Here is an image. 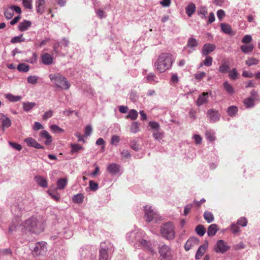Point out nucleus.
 I'll use <instances>...</instances> for the list:
<instances>
[{"instance_id": "f257e3e1", "label": "nucleus", "mask_w": 260, "mask_h": 260, "mask_svg": "<svg viewBox=\"0 0 260 260\" xmlns=\"http://www.w3.org/2000/svg\"><path fill=\"white\" fill-rule=\"evenodd\" d=\"M23 226L28 231L35 234H39L44 230V221L40 217H30L24 221Z\"/></svg>"}, {"instance_id": "f03ea898", "label": "nucleus", "mask_w": 260, "mask_h": 260, "mask_svg": "<svg viewBox=\"0 0 260 260\" xmlns=\"http://www.w3.org/2000/svg\"><path fill=\"white\" fill-rule=\"evenodd\" d=\"M172 63V55L170 53H162L156 59L154 67L157 72L161 73L170 69Z\"/></svg>"}, {"instance_id": "7ed1b4c3", "label": "nucleus", "mask_w": 260, "mask_h": 260, "mask_svg": "<svg viewBox=\"0 0 260 260\" xmlns=\"http://www.w3.org/2000/svg\"><path fill=\"white\" fill-rule=\"evenodd\" d=\"M49 78L56 88L67 90L70 87V84L67 78L59 73L51 74Z\"/></svg>"}, {"instance_id": "20e7f679", "label": "nucleus", "mask_w": 260, "mask_h": 260, "mask_svg": "<svg viewBox=\"0 0 260 260\" xmlns=\"http://www.w3.org/2000/svg\"><path fill=\"white\" fill-rule=\"evenodd\" d=\"M161 233L164 237L172 240L175 237L174 228L173 225L170 222L167 223L161 228Z\"/></svg>"}, {"instance_id": "39448f33", "label": "nucleus", "mask_w": 260, "mask_h": 260, "mask_svg": "<svg viewBox=\"0 0 260 260\" xmlns=\"http://www.w3.org/2000/svg\"><path fill=\"white\" fill-rule=\"evenodd\" d=\"M144 211L145 217H146V220L147 222H149L153 220L157 222L160 218L158 215L152 209L151 206L146 205L144 207Z\"/></svg>"}, {"instance_id": "423d86ee", "label": "nucleus", "mask_w": 260, "mask_h": 260, "mask_svg": "<svg viewBox=\"0 0 260 260\" xmlns=\"http://www.w3.org/2000/svg\"><path fill=\"white\" fill-rule=\"evenodd\" d=\"M160 254V260H172V254L171 249L166 245H162L159 248Z\"/></svg>"}, {"instance_id": "0eeeda50", "label": "nucleus", "mask_w": 260, "mask_h": 260, "mask_svg": "<svg viewBox=\"0 0 260 260\" xmlns=\"http://www.w3.org/2000/svg\"><path fill=\"white\" fill-rule=\"evenodd\" d=\"M106 244V243H103L101 245V249L100 250V255H99V260H108V254L107 252V250H112L113 249V245H111V244L109 243L110 248L108 246H106L104 245Z\"/></svg>"}, {"instance_id": "6e6552de", "label": "nucleus", "mask_w": 260, "mask_h": 260, "mask_svg": "<svg viewBox=\"0 0 260 260\" xmlns=\"http://www.w3.org/2000/svg\"><path fill=\"white\" fill-rule=\"evenodd\" d=\"M230 249L226 243L222 240L217 241L214 250L217 253H224Z\"/></svg>"}, {"instance_id": "1a4fd4ad", "label": "nucleus", "mask_w": 260, "mask_h": 260, "mask_svg": "<svg viewBox=\"0 0 260 260\" xmlns=\"http://www.w3.org/2000/svg\"><path fill=\"white\" fill-rule=\"evenodd\" d=\"M46 245L47 243L43 241L36 243L34 248V251L37 254L43 255L45 254L47 250Z\"/></svg>"}, {"instance_id": "9d476101", "label": "nucleus", "mask_w": 260, "mask_h": 260, "mask_svg": "<svg viewBox=\"0 0 260 260\" xmlns=\"http://www.w3.org/2000/svg\"><path fill=\"white\" fill-rule=\"evenodd\" d=\"M207 116L209 120L212 122L217 121L220 117L219 112L213 109H210L207 111Z\"/></svg>"}, {"instance_id": "9b49d317", "label": "nucleus", "mask_w": 260, "mask_h": 260, "mask_svg": "<svg viewBox=\"0 0 260 260\" xmlns=\"http://www.w3.org/2000/svg\"><path fill=\"white\" fill-rule=\"evenodd\" d=\"M199 240L197 238H190L186 242L184 248L186 251L189 250L192 247L199 244Z\"/></svg>"}, {"instance_id": "f8f14e48", "label": "nucleus", "mask_w": 260, "mask_h": 260, "mask_svg": "<svg viewBox=\"0 0 260 260\" xmlns=\"http://www.w3.org/2000/svg\"><path fill=\"white\" fill-rule=\"evenodd\" d=\"M0 120L2 122V127L3 129L5 128H7L11 126V121L4 114H0Z\"/></svg>"}, {"instance_id": "ddd939ff", "label": "nucleus", "mask_w": 260, "mask_h": 260, "mask_svg": "<svg viewBox=\"0 0 260 260\" xmlns=\"http://www.w3.org/2000/svg\"><path fill=\"white\" fill-rule=\"evenodd\" d=\"M209 93L208 92H204L200 94L197 101V105L199 106L203 104H207L208 102V95Z\"/></svg>"}, {"instance_id": "4468645a", "label": "nucleus", "mask_w": 260, "mask_h": 260, "mask_svg": "<svg viewBox=\"0 0 260 260\" xmlns=\"http://www.w3.org/2000/svg\"><path fill=\"white\" fill-rule=\"evenodd\" d=\"M216 48V46L213 44L206 43L202 48V53L205 56H207L209 53L213 52Z\"/></svg>"}, {"instance_id": "2eb2a0df", "label": "nucleus", "mask_w": 260, "mask_h": 260, "mask_svg": "<svg viewBox=\"0 0 260 260\" xmlns=\"http://www.w3.org/2000/svg\"><path fill=\"white\" fill-rule=\"evenodd\" d=\"M27 145L29 147H32L37 149H43L44 147L41 146L37 141L32 138H27L24 140Z\"/></svg>"}, {"instance_id": "dca6fc26", "label": "nucleus", "mask_w": 260, "mask_h": 260, "mask_svg": "<svg viewBox=\"0 0 260 260\" xmlns=\"http://www.w3.org/2000/svg\"><path fill=\"white\" fill-rule=\"evenodd\" d=\"M208 247V243H205L202 245L200 246L199 248V249L197 250V252L196 254V258L197 259H200L202 256L203 255V254L205 253L206 251V250L207 249V248Z\"/></svg>"}, {"instance_id": "f3484780", "label": "nucleus", "mask_w": 260, "mask_h": 260, "mask_svg": "<svg viewBox=\"0 0 260 260\" xmlns=\"http://www.w3.org/2000/svg\"><path fill=\"white\" fill-rule=\"evenodd\" d=\"M41 59L43 64L50 65L53 63V58L48 53H44L41 55Z\"/></svg>"}, {"instance_id": "a211bd4d", "label": "nucleus", "mask_w": 260, "mask_h": 260, "mask_svg": "<svg viewBox=\"0 0 260 260\" xmlns=\"http://www.w3.org/2000/svg\"><path fill=\"white\" fill-rule=\"evenodd\" d=\"M45 0H37L36 1V11L37 13L42 14L45 10Z\"/></svg>"}, {"instance_id": "6ab92c4d", "label": "nucleus", "mask_w": 260, "mask_h": 260, "mask_svg": "<svg viewBox=\"0 0 260 260\" xmlns=\"http://www.w3.org/2000/svg\"><path fill=\"white\" fill-rule=\"evenodd\" d=\"M139 245L151 252L153 251L151 243L145 240L142 239L141 241H139Z\"/></svg>"}, {"instance_id": "aec40b11", "label": "nucleus", "mask_w": 260, "mask_h": 260, "mask_svg": "<svg viewBox=\"0 0 260 260\" xmlns=\"http://www.w3.org/2000/svg\"><path fill=\"white\" fill-rule=\"evenodd\" d=\"M35 181L41 187L46 188L48 186V183L46 179L40 176L35 177Z\"/></svg>"}, {"instance_id": "412c9836", "label": "nucleus", "mask_w": 260, "mask_h": 260, "mask_svg": "<svg viewBox=\"0 0 260 260\" xmlns=\"http://www.w3.org/2000/svg\"><path fill=\"white\" fill-rule=\"evenodd\" d=\"M31 24V22L28 20H23L22 22L19 23L18 25V28L21 31H24L26 30Z\"/></svg>"}, {"instance_id": "4be33fe9", "label": "nucleus", "mask_w": 260, "mask_h": 260, "mask_svg": "<svg viewBox=\"0 0 260 260\" xmlns=\"http://www.w3.org/2000/svg\"><path fill=\"white\" fill-rule=\"evenodd\" d=\"M218 230L219 229L217 224H212L208 227L207 231L208 235L210 237L213 236Z\"/></svg>"}, {"instance_id": "5701e85b", "label": "nucleus", "mask_w": 260, "mask_h": 260, "mask_svg": "<svg viewBox=\"0 0 260 260\" xmlns=\"http://www.w3.org/2000/svg\"><path fill=\"white\" fill-rule=\"evenodd\" d=\"M108 171L113 174H116L119 171V166L116 164H111L108 166Z\"/></svg>"}, {"instance_id": "b1692460", "label": "nucleus", "mask_w": 260, "mask_h": 260, "mask_svg": "<svg viewBox=\"0 0 260 260\" xmlns=\"http://www.w3.org/2000/svg\"><path fill=\"white\" fill-rule=\"evenodd\" d=\"M40 136L46 139L45 144L47 145H49L52 142V137L49 135L48 132L46 131H43L40 133Z\"/></svg>"}, {"instance_id": "393cba45", "label": "nucleus", "mask_w": 260, "mask_h": 260, "mask_svg": "<svg viewBox=\"0 0 260 260\" xmlns=\"http://www.w3.org/2000/svg\"><path fill=\"white\" fill-rule=\"evenodd\" d=\"M196 6L193 3L189 4L186 8V13L188 17H191L196 11Z\"/></svg>"}, {"instance_id": "a878e982", "label": "nucleus", "mask_w": 260, "mask_h": 260, "mask_svg": "<svg viewBox=\"0 0 260 260\" xmlns=\"http://www.w3.org/2000/svg\"><path fill=\"white\" fill-rule=\"evenodd\" d=\"M241 50L244 53H247L252 52L254 48L253 44L243 45L240 47Z\"/></svg>"}, {"instance_id": "bb28decb", "label": "nucleus", "mask_w": 260, "mask_h": 260, "mask_svg": "<svg viewBox=\"0 0 260 260\" xmlns=\"http://www.w3.org/2000/svg\"><path fill=\"white\" fill-rule=\"evenodd\" d=\"M71 154H73L75 153H78L80 150L83 149V147L78 144H71Z\"/></svg>"}, {"instance_id": "cd10ccee", "label": "nucleus", "mask_w": 260, "mask_h": 260, "mask_svg": "<svg viewBox=\"0 0 260 260\" xmlns=\"http://www.w3.org/2000/svg\"><path fill=\"white\" fill-rule=\"evenodd\" d=\"M84 196L82 193H79L73 196L72 198L73 202L75 203L80 204L83 202Z\"/></svg>"}, {"instance_id": "c85d7f7f", "label": "nucleus", "mask_w": 260, "mask_h": 260, "mask_svg": "<svg viewBox=\"0 0 260 260\" xmlns=\"http://www.w3.org/2000/svg\"><path fill=\"white\" fill-rule=\"evenodd\" d=\"M36 105V103L34 102H25L23 104V107L25 111L28 112L32 109Z\"/></svg>"}, {"instance_id": "c756f323", "label": "nucleus", "mask_w": 260, "mask_h": 260, "mask_svg": "<svg viewBox=\"0 0 260 260\" xmlns=\"http://www.w3.org/2000/svg\"><path fill=\"white\" fill-rule=\"evenodd\" d=\"M224 89L230 94H232L234 93L235 91L233 87L228 82L225 81L223 84Z\"/></svg>"}, {"instance_id": "7c9ffc66", "label": "nucleus", "mask_w": 260, "mask_h": 260, "mask_svg": "<svg viewBox=\"0 0 260 260\" xmlns=\"http://www.w3.org/2000/svg\"><path fill=\"white\" fill-rule=\"evenodd\" d=\"M204 217L205 219L209 223L212 222L214 219L213 214L208 211L204 212Z\"/></svg>"}, {"instance_id": "2f4dec72", "label": "nucleus", "mask_w": 260, "mask_h": 260, "mask_svg": "<svg viewBox=\"0 0 260 260\" xmlns=\"http://www.w3.org/2000/svg\"><path fill=\"white\" fill-rule=\"evenodd\" d=\"M238 112V108L235 106H230L227 109V113L230 116H234Z\"/></svg>"}, {"instance_id": "473e14b6", "label": "nucleus", "mask_w": 260, "mask_h": 260, "mask_svg": "<svg viewBox=\"0 0 260 260\" xmlns=\"http://www.w3.org/2000/svg\"><path fill=\"white\" fill-rule=\"evenodd\" d=\"M67 183V180L65 178L60 179L57 182V189H63Z\"/></svg>"}, {"instance_id": "72a5a7b5", "label": "nucleus", "mask_w": 260, "mask_h": 260, "mask_svg": "<svg viewBox=\"0 0 260 260\" xmlns=\"http://www.w3.org/2000/svg\"><path fill=\"white\" fill-rule=\"evenodd\" d=\"M4 15L7 19H11L13 17L14 15V12L11 6L5 10Z\"/></svg>"}, {"instance_id": "f704fd0d", "label": "nucleus", "mask_w": 260, "mask_h": 260, "mask_svg": "<svg viewBox=\"0 0 260 260\" xmlns=\"http://www.w3.org/2000/svg\"><path fill=\"white\" fill-rule=\"evenodd\" d=\"M196 231L199 236H203L206 232V229L203 225L199 224L197 226Z\"/></svg>"}, {"instance_id": "c9c22d12", "label": "nucleus", "mask_w": 260, "mask_h": 260, "mask_svg": "<svg viewBox=\"0 0 260 260\" xmlns=\"http://www.w3.org/2000/svg\"><path fill=\"white\" fill-rule=\"evenodd\" d=\"M140 124L138 122H133L131 124L130 131L133 133H136L140 131Z\"/></svg>"}, {"instance_id": "e433bc0d", "label": "nucleus", "mask_w": 260, "mask_h": 260, "mask_svg": "<svg viewBox=\"0 0 260 260\" xmlns=\"http://www.w3.org/2000/svg\"><path fill=\"white\" fill-rule=\"evenodd\" d=\"M156 79L157 77L156 75L153 73H150L146 77V82L150 83H152L153 82L157 83V81L156 80Z\"/></svg>"}, {"instance_id": "4c0bfd02", "label": "nucleus", "mask_w": 260, "mask_h": 260, "mask_svg": "<svg viewBox=\"0 0 260 260\" xmlns=\"http://www.w3.org/2000/svg\"><path fill=\"white\" fill-rule=\"evenodd\" d=\"M218 70L220 73L226 74L229 72L230 67L228 64L225 63H222L219 67Z\"/></svg>"}, {"instance_id": "58836bf2", "label": "nucleus", "mask_w": 260, "mask_h": 260, "mask_svg": "<svg viewBox=\"0 0 260 260\" xmlns=\"http://www.w3.org/2000/svg\"><path fill=\"white\" fill-rule=\"evenodd\" d=\"M6 98L11 102H15L19 101L21 100V98L20 96H15L12 94H7L6 95Z\"/></svg>"}, {"instance_id": "ea45409f", "label": "nucleus", "mask_w": 260, "mask_h": 260, "mask_svg": "<svg viewBox=\"0 0 260 260\" xmlns=\"http://www.w3.org/2000/svg\"><path fill=\"white\" fill-rule=\"evenodd\" d=\"M221 30L226 34H230L232 31L231 26L228 24L221 23Z\"/></svg>"}, {"instance_id": "a19ab883", "label": "nucleus", "mask_w": 260, "mask_h": 260, "mask_svg": "<svg viewBox=\"0 0 260 260\" xmlns=\"http://www.w3.org/2000/svg\"><path fill=\"white\" fill-rule=\"evenodd\" d=\"M153 137L155 140L159 141L162 139L164 134L160 132L159 130L154 131L153 132Z\"/></svg>"}, {"instance_id": "79ce46f5", "label": "nucleus", "mask_w": 260, "mask_h": 260, "mask_svg": "<svg viewBox=\"0 0 260 260\" xmlns=\"http://www.w3.org/2000/svg\"><path fill=\"white\" fill-rule=\"evenodd\" d=\"M17 69L21 72H27L29 69V67L26 63H20L18 66Z\"/></svg>"}, {"instance_id": "37998d69", "label": "nucleus", "mask_w": 260, "mask_h": 260, "mask_svg": "<svg viewBox=\"0 0 260 260\" xmlns=\"http://www.w3.org/2000/svg\"><path fill=\"white\" fill-rule=\"evenodd\" d=\"M198 42L197 40L193 38H191L189 39V40H188L187 46H188L190 48L197 47L198 46Z\"/></svg>"}, {"instance_id": "c03bdc74", "label": "nucleus", "mask_w": 260, "mask_h": 260, "mask_svg": "<svg viewBox=\"0 0 260 260\" xmlns=\"http://www.w3.org/2000/svg\"><path fill=\"white\" fill-rule=\"evenodd\" d=\"M138 112L135 110H131L129 112L128 115L126 116L127 118H130L132 120H135L137 118Z\"/></svg>"}, {"instance_id": "a18cd8bd", "label": "nucleus", "mask_w": 260, "mask_h": 260, "mask_svg": "<svg viewBox=\"0 0 260 260\" xmlns=\"http://www.w3.org/2000/svg\"><path fill=\"white\" fill-rule=\"evenodd\" d=\"M39 77L37 76H30L27 78V82L28 83L35 85L37 84Z\"/></svg>"}, {"instance_id": "49530a36", "label": "nucleus", "mask_w": 260, "mask_h": 260, "mask_svg": "<svg viewBox=\"0 0 260 260\" xmlns=\"http://www.w3.org/2000/svg\"><path fill=\"white\" fill-rule=\"evenodd\" d=\"M244 104L246 108H250L254 105V100L251 98H249L244 101Z\"/></svg>"}, {"instance_id": "de8ad7c7", "label": "nucleus", "mask_w": 260, "mask_h": 260, "mask_svg": "<svg viewBox=\"0 0 260 260\" xmlns=\"http://www.w3.org/2000/svg\"><path fill=\"white\" fill-rule=\"evenodd\" d=\"M213 62V58L210 56H208L205 59L203 64L206 67H210L212 65Z\"/></svg>"}, {"instance_id": "09e8293b", "label": "nucleus", "mask_w": 260, "mask_h": 260, "mask_svg": "<svg viewBox=\"0 0 260 260\" xmlns=\"http://www.w3.org/2000/svg\"><path fill=\"white\" fill-rule=\"evenodd\" d=\"M23 35H21L19 36H16L14 38H13L11 40V43H20L24 41L25 39L22 38Z\"/></svg>"}, {"instance_id": "8fccbe9b", "label": "nucleus", "mask_w": 260, "mask_h": 260, "mask_svg": "<svg viewBox=\"0 0 260 260\" xmlns=\"http://www.w3.org/2000/svg\"><path fill=\"white\" fill-rule=\"evenodd\" d=\"M120 141V137L117 135H113L111 139L110 143L112 145H117Z\"/></svg>"}, {"instance_id": "3c124183", "label": "nucleus", "mask_w": 260, "mask_h": 260, "mask_svg": "<svg viewBox=\"0 0 260 260\" xmlns=\"http://www.w3.org/2000/svg\"><path fill=\"white\" fill-rule=\"evenodd\" d=\"M237 223L242 226H246L247 224V220L245 217H242L238 220Z\"/></svg>"}, {"instance_id": "603ef678", "label": "nucleus", "mask_w": 260, "mask_h": 260, "mask_svg": "<svg viewBox=\"0 0 260 260\" xmlns=\"http://www.w3.org/2000/svg\"><path fill=\"white\" fill-rule=\"evenodd\" d=\"M258 63V60L256 58H251L246 61V64L248 66L253 64H257Z\"/></svg>"}, {"instance_id": "864d4df0", "label": "nucleus", "mask_w": 260, "mask_h": 260, "mask_svg": "<svg viewBox=\"0 0 260 260\" xmlns=\"http://www.w3.org/2000/svg\"><path fill=\"white\" fill-rule=\"evenodd\" d=\"M238 75V73L235 68L233 69L232 71L229 72V76L230 79L232 80H235L237 78Z\"/></svg>"}, {"instance_id": "5fc2aeb1", "label": "nucleus", "mask_w": 260, "mask_h": 260, "mask_svg": "<svg viewBox=\"0 0 260 260\" xmlns=\"http://www.w3.org/2000/svg\"><path fill=\"white\" fill-rule=\"evenodd\" d=\"M32 0H23L24 7L26 9H31L32 8Z\"/></svg>"}, {"instance_id": "6e6d98bb", "label": "nucleus", "mask_w": 260, "mask_h": 260, "mask_svg": "<svg viewBox=\"0 0 260 260\" xmlns=\"http://www.w3.org/2000/svg\"><path fill=\"white\" fill-rule=\"evenodd\" d=\"M205 136L207 139L210 141H213L215 139L214 134L210 131H207L206 132Z\"/></svg>"}, {"instance_id": "4d7b16f0", "label": "nucleus", "mask_w": 260, "mask_h": 260, "mask_svg": "<svg viewBox=\"0 0 260 260\" xmlns=\"http://www.w3.org/2000/svg\"><path fill=\"white\" fill-rule=\"evenodd\" d=\"M90 189L92 191H96L98 189V184L94 181L90 180L89 182Z\"/></svg>"}, {"instance_id": "13d9d810", "label": "nucleus", "mask_w": 260, "mask_h": 260, "mask_svg": "<svg viewBox=\"0 0 260 260\" xmlns=\"http://www.w3.org/2000/svg\"><path fill=\"white\" fill-rule=\"evenodd\" d=\"M252 37L250 35H246L242 39L241 42L244 44H249L252 41Z\"/></svg>"}, {"instance_id": "bf43d9fd", "label": "nucleus", "mask_w": 260, "mask_h": 260, "mask_svg": "<svg viewBox=\"0 0 260 260\" xmlns=\"http://www.w3.org/2000/svg\"><path fill=\"white\" fill-rule=\"evenodd\" d=\"M9 144L13 148H14V149L18 150V151H20V150H21L22 149V147L21 145H20V144H19L18 143L10 141V142H9Z\"/></svg>"}, {"instance_id": "052dcab7", "label": "nucleus", "mask_w": 260, "mask_h": 260, "mask_svg": "<svg viewBox=\"0 0 260 260\" xmlns=\"http://www.w3.org/2000/svg\"><path fill=\"white\" fill-rule=\"evenodd\" d=\"M195 78L198 81L201 80L206 76V73L204 72H199L194 74Z\"/></svg>"}, {"instance_id": "680f3d73", "label": "nucleus", "mask_w": 260, "mask_h": 260, "mask_svg": "<svg viewBox=\"0 0 260 260\" xmlns=\"http://www.w3.org/2000/svg\"><path fill=\"white\" fill-rule=\"evenodd\" d=\"M53 115V111L49 110L46 112L43 115V119L44 120H47L49 118H50Z\"/></svg>"}, {"instance_id": "e2e57ef3", "label": "nucleus", "mask_w": 260, "mask_h": 260, "mask_svg": "<svg viewBox=\"0 0 260 260\" xmlns=\"http://www.w3.org/2000/svg\"><path fill=\"white\" fill-rule=\"evenodd\" d=\"M149 126L152 128L154 129V131H157L159 129V125L158 123L156 122H150Z\"/></svg>"}, {"instance_id": "0e129e2a", "label": "nucleus", "mask_w": 260, "mask_h": 260, "mask_svg": "<svg viewBox=\"0 0 260 260\" xmlns=\"http://www.w3.org/2000/svg\"><path fill=\"white\" fill-rule=\"evenodd\" d=\"M198 13L199 15H202L201 17L202 18H203L205 17L207 13V10L206 8L203 7L200 9V10L198 11Z\"/></svg>"}, {"instance_id": "69168bd1", "label": "nucleus", "mask_w": 260, "mask_h": 260, "mask_svg": "<svg viewBox=\"0 0 260 260\" xmlns=\"http://www.w3.org/2000/svg\"><path fill=\"white\" fill-rule=\"evenodd\" d=\"M217 17L219 20H221L225 16V12L222 10H219L217 12Z\"/></svg>"}, {"instance_id": "338daca9", "label": "nucleus", "mask_w": 260, "mask_h": 260, "mask_svg": "<svg viewBox=\"0 0 260 260\" xmlns=\"http://www.w3.org/2000/svg\"><path fill=\"white\" fill-rule=\"evenodd\" d=\"M43 128V126L39 122H35L33 126V129L35 131H38Z\"/></svg>"}, {"instance_id": "774afa93", "label": "nucleus", "mask_w": 260, "mask_h": 260, "mask_svg": "<svg viewBox=\"0 0 260 260\" xmlns=\"http://www.w3.org/2000/svg\"><path fill=\"white\" fill-rule=\"evenodd\" d=\"M231 230L233 233H237L239 231V226L235 223H233L231 226Z\"/></svg>"}]
</instances>
